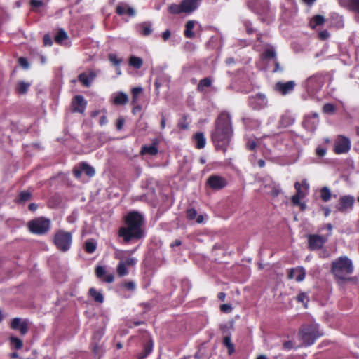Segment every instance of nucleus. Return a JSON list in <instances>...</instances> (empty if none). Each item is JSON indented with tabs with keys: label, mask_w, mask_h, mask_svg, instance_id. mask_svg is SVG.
I'll return each mask as SVG.
<instances>
[{
	"label": "nucleus",
	"mask_w": 359,
	"mask_h": 359,
	"mask_svg": "<svg viewBox=\"0 0 359 359\" xmlns=\"http://www.w3.org/2000/svg\"><path fill=\"white\" fill-rule=\"evenodd\" d=\"M233 134L231 116L229 113L222 112L215 121L211 138L217 149L225 152Z\"/></svg>",
	"instance_id": "obj_1"
},
{
	"label": "nucleus",
	"mask_w": 359,
	"mask_h": 359,
	"mask_svg": "<svg viewBox=\"0 0 359 359\" xmlns=\"http://www.w3.org/2000/svg\"><path fill=\"white\" fill-rule=\"evenodd\" d=\"M126 226L118 230V236L128 243L132 241H138L144 236L143 229L144 217L137 211H132L125 217Z\"/></svg>",
	"instance_id": "obj_2"
},
{
	"label": "nucleus",
	"mask_w": 359,
	"mask_h": 359,
	"mask_svg": "<svg viewBox=\"0 0 359 359\" xmlns=\"http://www.w3.org/2000/svg\"><path fill=\"white\" fill-rule=\"evenodd\" d=\"M331 271L338 279L345 280L353 271L352 261L346 256H341L332 262Z\"/></svg>",
	"instance_id": "obj_3"
},
{
	"label": "nucleus",
	"mask_w": 359,
	"mask_h": 359,
	"mask_svg": "<svg viewBox=\"0 0 359 359\" xmlns=\"http://www.w3.org/2000/svg\"><path fill=\"white\" fill-rule=\"evenodd\" d=\"M248 8L258 15L263 22H268L272 18L268 0H249Z\"/></svg>",
	"instance_id": "obj_4"
},
{
	"label": "nucleus",
	"mask_w": 359,
	"mask_h": 359,
	"mask_svg": "<svg viewBox=\"0 0 359 359\" xmlns=\"http://www.w3.org/2000/svg\"><path fill=\"white\" fill-rule=\"evenodd\" d=\"M321 335L322 333L320 332L317 324L304 326L299 332L300 339L302 341L303 345L306 346L312 345Z\"/></svg>",
	"instance_id": "obj_5"
},
{
	"label": "nucleus",
	"mask_w": 359,
	"mask_h": 359,
	"mask_svg": "<svg viewBox=\"0 0 359 359\" xmlns=\"http://www.w3.org/2000/svg\"><path fill=\"white\" fill-rule=\"evenodd\" d=\"M53 242L58 250L65 252L71 248L72 234L70 232L60 230L54 234Z\"/></svg>",
	"instance_id": "obj_6"
},
{
	"label": "nucleus",
	"mask_w": 359,
	"mask_h": 359,
	"mask_svg": "<svg viewBox=\"0 0 359 359\" xmlns=\"http://www.w3.org/2000/svg\"><path fill=\"white\" fill-rule=\"evenodd\" d=\"M50 226V220L43 217L30 220L27 224L29 231L37 235H43L48 233Z\"/></svg>",
	"instance_id": "obj_7"
},
{
	"label": "nucleus",
	"mask_w": 359,
	"mask_h": 359,
	"mask_svg": "<svg viewBox=\"0 0 359 359\" xmlns=\"http://www.w3.org/2000/svg\"><path fill=\"white\" fill-rule=\"evenodd\" d=\"M325 76L322 74H316L308 78L305 82V87L310 93L318 90L323 86Z\"/></svg>",
	"instance_id": "obj_8"
},
{
	"label": "nucleus",
	"mask_w": 359,
	"mask_h": 359,
	"mask_svg": "<svg viewBox=\"0 0 359 359\" xmlns=\"http://www.w3.org/2000/svg\"><path fill=\"white\" fill-rule=\"evenodd\" d=\"M354 202L355 198L353 196L351 195L343 196L339 198L335 208L339 212L346 213L353 209Z\"/></svg>",
	"instance_id": "obj_9"
},
{
	"label": "nucleus",
	"mask_w": 359,
	"mask_h": 359,
	"mask_svg": "<svg viewBox=\"0 0 359 359\" xmlns=\"http://www.w3.org/2000/svg\"><path fill=\"white\" fill-rule=\"evenodd\" d=\"M350 149L351 142L349 139L343 135H339L334 144V151L337 154H341L347 153Z\"/></svg>",
	"instance_id": "obj_10"
},
{
	"label": "nucleus",
	"mask_w": 359,
	"mask_h": 359,
	"mask_svg": "<svg viewBox=\"0 0 359 359\" xmlns=\"http://www.w3.org/2000/svg\"><path fill=\"white\" fill-rule=\"evenodd\" d=\"M10 326L13 330H19L21 335H25L28 332L29 321L27 319L15 318L12 320Z\"/></svg>",
	"instance_id": "obj_11"
},
{
	"label": "nucleus",
	"mask_w": 359,
	"mask_h": 359,
	"mask_svg": "<svg viewBox=\"0 0 359 359\" xmlns=\"http://www.w3.org/2000/svg\"><path fill=\"white\" fill-rule=\"evenodd\" d=\"M327 241V239L320 235H309V248L311 250H319L323 248V245Z\"/></svg>",
	"instance_id": "obj_12"
},
{
	"label": "nucleus",
	"mask_w": 359,
	"mask_h": 359,
	"mask_svg": "<svg viewBox=\"0 0 359 359\" xmlns=\"http://www.w3.org/2000/svg\"><path fill=\"white\" fill-rule=\"evenodd\" d=\"M250 104L255 109H260L267 104V100L264 94L257 93L250 97Z\"/></svg>",
	"instance_id": "obj_13"
},
{
	"label": "nucleus",
	"mask_w": 359,
	"mask_h": 359,
	"mask_svg": "<svg viewBox=\"0 0 359 359\" xmlns=\"http://www.w3.org/2000/svg\"><path fill=\"white\" fill-rule=\"evenodd\" d=\"M87 102L82 95H76L72 102V110L74 112L83 114L85 111Z\"/></svg>",
	"instance_id": "obj_14"
},
{
	"label": "nucleus",
	"mask_w": 359,
	"mask_h": 359,
	"mask_svg": "<svg viewBox=\"0 0 359 359\" xmlns=\"http://www.w3.org/2000/svg\"><path fill=\"white\" fill-rule=\"evenodd\" d=\"M295 86V82L294 81H290L287 82H278L275 86V90L279 92L281 95H285L291 93Z\"/></svg>",
	"instance_id": "obj_15"
},
{
	"label": "nucleus",
	"mask_w": 359,
	"mask_h": 359,
	"mask_svg": "<svg viewBox=\"0 0 359 359\" xmlns=\"http://www.w3.org/2000/svg\"><path fill=\"white\" fill-rule=\"evenodd\" d=\"M208 184L214 189H220L226 187V180L218 175H212L208 180Z\"/></svg>",
	"instance_id": "obj_16"
},
{
	"label": "nucleus",
	"mask_w": 359,
	"mask_h": 359,
	"mask_svg": "<svg viewBox=\"0 0 359 359\" xmlns=\"http://www.w3.org/2000/svg\"><path fill=\"white\" fill-rule=\"evenodd\" d=\"M305 276L306 271L303 267L292 268L288 272V278L295 279L297 282L304 280Z\"/></svg>",
	"instance_id": "obj_17"
},
{
	"label": "nucleus",
	"mask_w": 359,
	"mask_h": 359,
	"mask_svg": "<svg viewBox=\"0 0 359 359\" xmlns=\"http://www.w3.org/2000/svg\"><path fill=\"white\" fill-rule=\"evenodd\" d=\"M116 11V13L119 15L127 14L129 16L133 17L135 15V9L123 2H120L118 4Z\"/></svg>",
	"instance_id": "obj_18"
},
{
	"label": "nucleus",
	"mask_w": 359,
	"mask_h": 359,
	"mask_svg": "<svg viewBox=\"0 0 359 359\" xmlns=\"http://www.w3.org/2000/svg\"><path fill=\"white\" fill-rule=\"evenodd\" d=\"M339 3L342 7L359 13V0H339Z\"/></svg>",
	"instance_id": "obj_19"
},
{
	"label": "nucleus",
	"mask_w": 359,
	"mask_h": 359,
	"mask_svg": "<svg viewBox=\"0 0 359 359\" xmlns=\"http://www.w3.org/2000/svg\"><path fill=\"white\" fill-rule=\"evenodd\" d=\"M199 0H182L181 2L183 11L186 13L194 12L198 6Z\"/></svg>",
	"instance_id": "obj_20"
},
{
	"label": "nucleus",
	"mask_w": 359,
	"mask_h": 359,
	"mask_svg": "<svg viewBox=\"0 0 359 359\" xmlns=\"http://www.w3.org/2000/svg\"><path fill=\"white\" fill-rule=\"evenodd\" d=\"M128 102V95L123 92H118L114 95L113 103L116 105H124Z\"/></svg>",
	"instance_id": "obj_21"
},
{
	"label": "nucleus",
	"mask_w": 359,
	"mask_h": 359,
	"mask_svg": "<svg viewBox=\"0 0 359 359\" xmlns=\"http://www.w3.org/2000/svg\"><path fill=\"white\" fill-rule=\"evenodd\" d=\"M152 24L151 22H144L137 25L139 32L143 36H149L152 32Z\"/></svg>",
	"instance_id": "obj_22"
},
{
	"label": "nucleus",
	"mask_w": 359,
	"mask_h": 359,
	"mask_svg": "<svg viewBox=\"0 0 359 359\" xmlns=\"http://www.w3.org/2000/svg\"><path fill=\"white\" fill-rule=\"evenodd\" d=\"M157 144V140H155V142H154L152 144L142 146L141 149V154H148L151 156L156 155L158 153V148L156 147Z\"/></svg>",
	"instance_id": "obj_23"
},
{
	"label": "nucleus",
	"mask_w": 359,
	"mask_h": 359,
	"mask_svg": "<svg viewBox=\"0 0 359 359\" xmlns=\"http://www.w3.org/2000/svg\"><path fill=\"white\" fill-rule=\"evenodd\" d=\"M318 124V120L312 121V117L310 116H306L303 122L304 127L311 132H313L317 128Z\"/></svg>",
	"instance_id": "obj_24"
},
{
	"label": "nucleus",
	"mask_w": 359,
	"mask_h": 359,
	"mask_svg": "<svg viewBox=\"0 0 359 359\" xmlns=\"http://www.w3.org/2000/svg\"><path fill=\"white\" fill-rule=\"evenodd\" d=\"M194 138L196 144V147L197 149H201L205 147L206 144V139L203 133H196Z\"/></svg>",
	"instance_id": "obj_25"
},
{
	"label": "nucleus",
	"mask_w": 359,
	"mask_h": 359,
	"mask_svg": "<svg viewBox=\"0 0 359 359\" xmlns=\"http://www.w3.org/2000/svg\"><path fill=\"white\" fill-rule=\"evenodd\" d=\"M265 187L270 189L268 194L273 197L278 196L281 191L280 185L274 182H271L269 184H265Z\"/></svg>",
	"instance_id": "obj_26"
},
{
	"label": "nucleus",
	"mask_w": 359,
	"mask_h": 359,
	"mask_svg": "<svg viewBox=\"0 0 359 359\" xmlns=\"http://www.w3.org/2000/svg\"><path fill=\"white\" fill-rule=\"evenodd\" d=\"M196 23L194 20H189L185 25L184 36L188 39H192L194 37L195 34L193 32L195 24Z\"/></svg>",
	"instance_id": "obj_27"
},
{
	"label": "nucleus",
	"mask_w": 359,
	"mask_h": 359,
	"mask_svg": "<svg viewBox=\"0 0 359 359\" xmlns=\"http://www.w3.org/2000/svg\"><path fill=\"white\" fill-rule=\"evenodd\" d=\"M135 251V249L126 251L116 249L114 252V257L118 259L120 262H122L124 261L126 255H131L134 253Z\"/></svg>",
	"instance_id": "obj_28"
},
{
	"label": "nucleus",
	"mask_w": 359,
	"mask_h": 359,
	"mask_svg": "<svg viewBox=\"0 0 359 359\" xmlns=\"http://www.w3.org/2000/svg\"><path fill=\"white\" fill-rule=\"evenodd\" d=\"M153 349V342L150 340L147 344L144 346L143 351L138 355L137 359H144L148 355H149Z\"/></svg>",
	"instance_id": "obj_29"
},
{
	"label": "nucleus",
	"mask_w": 359,
	"mask_h": 359,
	"mask_svg": "<svg viewBox=\"0 0 359 359\" xmlns=\"http://www.w3.org/2000/svg\"><path fill=\"white\" fill-rule=\"evenodd\" d=\"M31 83L29 82L25 81H19L16 86L15 90L18 94H25L29 88L30 87Z\"/></svg>",
	"instance_id": "obj_30"
},
{
	"label": "nucleus",
	"mask_w": 359,
	"mask_h": 359,
	"mask_svg": "<svg viewBox=\"0 0 359 359\" xmlns=\"http://www.w3.org/2000/svg\"><path fill=\"white\" fill-rule=\"evenodd\" d=\"M89 294L96 302L102 303L104 302L102 294L93 287L90 288Z\"/></svg>",
	"instance_id": "obj_31"
},
{
	"label": "nucleus",
	"mask_w": 359,
	"mask_h": 359,
	"mask_svg": "<svg viewBox=\"0 0 359 359\" xmlns=\"http://www.w3.org/2000/svg\"><path fill=\"white\" fill-rule=\"evenodd\" d=\"M9 341L12 348L19 350L21 349L23 346L22 341L16 337H10Z\"/></svg>",
	"instance_id": "obj_32"
},
{
	"label": "nucleus",
	"mask_w": 359,
	"mask_h": 359,
	"mask_svg": "<svg viewBox=\"0 0 359 359\" xmlns=\"http://www.w3.org/2000/svg\"><path fill=\"white\" fill-rule=\"evenodd\" d=\"M97 248V243L94 240H87L85 242L84 249L88 253H93Z\"/></svg>",
	"instance_id": "obj_33"
},
{
	"label": "nucleus",
	"mask_w": 359,
	"mask_h": 359,
	"mask_svg": "<svg viewBox=\"0 0 359 359\" xmlns=\"http://www.w3.org/2000/svg\"><path fill=\"white\" fill-rule=\"evenodd\" d=\"M294 118H292L290 115L285 114V115L282 116L280 121V124L283 127L286 128L287 126L292 125L294 123Z\"/></svg>",
	"instance_id": "obj_34"
},
{
	"label": "nucleus",
	"mask_w": 359,
	"mask_h": 359,
	"mask_svg": "<svg viewBox=\"0 0 359 359\" xmlns=\"http://www.w3.org/2000/svg\"><path fill=\"white\" fill-rule=\"evenodd\" d=\"M320 198L324 202H327L332 197V194L330 189L327 187H323L320 190Z\"/></svg>",
	"instance_id": "obj_35"
},
{
	"label": "nucleus",
	"mask_w": 359,
	"mask_h": 359,
	"mask_svg": "<svg viewBox=\"0 0 359 359\" xmlns=\"http://www.w3.org/2000/svg\"><path fill=\"white\" fill-rule=\"evenodd\" d=\"M80 168L89 177H93L95 173V169L85 162L80 163Z\"/></svg>",
	"instance_id": "obj_36"
},
{
	"label": "nucleus",
	"mask_w": 359,
	"mask_h": 359,
	"mask_svg": "<svg viewBox=\"0 0 359 359\" xmlns=\"http://www.w3.org/2000/svg\"><path fill=\"white\" fill-rule=\"evenodd\" d=\"M31 198V192L28 191H22L19 194L17 201L20 203H25V202L29 201Z\"/></svg>",
	"instance_id": "obj_37"
},
{
	"label": "nucleus",
	"mask_w": 359,
	"mask_h": 359,
	"mask_svg": "<svg viewBox=\"0 0 359 359\" xmlns=\"http://www.w3.org/2000/svg\"><path fill=\"white\" fill-rule=\"evenodd\" d=\"M212 84V81L210 78H204L201 80H200L198 86L197 90L200 92H203L205 89V88L210 87Z\"/></svg>",
	"instance_id": "obj_38"
},
{
	"label": "nucleus",
	"mask_w": 359,
	"mask_h": 359,
	"mask_svg": "<svg viewBox=\"0 0 359 359\" xmlns=\"http://www.w3.org/2000/svg\"><path fill=\"white\" fill-rule=\"evenodd\" d=\"M142 64L143 60L140 57L131 56L129 59V65L135 69H140L142 66Z\"/></svg>",
	"instance_id": "obj_39"
},
{
	"label": "nucleus",
	"mask_w": 359,
	"mask_h": 359,
	"mask_svg": "<svg viewBox=\"0 0 359 359\" xmlns=\"http://www.w3.org/2000/svg\"><path fill=\"white\" fill-rule=\"evenodd\" d=\"M116 271L120 277L125 276L128 273L127 266L126 265V263H124V261L119 262L117 266Z\"/></svg>",
	"instance_id": "obj_40"
},
{
	"label": "nucleus",
	"mask_w": 359,
	"mask_h": 359,
	"mask_svg": "<svg viewBox=\"0 0 359 359\" xmlns=\"http://www.w3.org/2000/svg\"><path fill=\"white\" fill-rule=\"evenodd\" d=\"M325 21V18L323 15H316L313 18L311 22V26L312 28H315L316 26L323 25Z\"/></svg>",
	"instance_id": "obj_41"
},
{
	"label": "nucleus",
	"mask_w": 359,
	"mask_h": 359,
	"mask_svg": "<svg viewBox=\"0 0 359 359\" xmlns=\"http://www.w3.org/2000/svg\"><path fill=\"white\" fill-rule=\"evenodd\" d=\"M223 344L228 348L229 354H231L234 351V345L231 343V339L230 335L224 337Z\"/></svg>",
	"instance_id": "obj_42"
},
{
	"label": "nucleus",
	"mask_w": 359,
	"mask_h": 359,
	"mask_svg": "<svg viewBox=\"0 0 359 359\" xmlns=\"http://www.w3.org/2000/svg\"><path fill=\"white\" fill-rule=\"evenodd\" d=\"M168 11L170 13H173V14H180L182 13H184L183 11L181 4H171L168 8Z\"/></svg>",
	"instance_id": "obj_43"
},
{
	"label": "nucleus",
	"mask_w": 359,
	"mask_h": 359,
	"mask_svg": "<svg viewBox=\"0 0 359 359\" xmlns=\"http://www.w3.org/2000/svg\"><path fill=\"white\" fill-rule=\"evenodd\" d=\"M67 37V33L63 29H60L55 36V41L57 43H62Z\"/></svg>",
	"instance_id": "obj_44"
},
{
	"label": "nucleus",
	"mask_w": 359,
	"mask_h": 359,
	"mask_svg": "<svg viewBox=\"0 0 359 359\" xmlns=\"http://www.w3.org/2000/svg\"><path fill=\"white\" fill-rule=\"evenodd\" d=\"M79 81L86 87H88L90 86V81L88 78V76L85 74V73H82L81 74H79Z\"/></svg>",
	"instance_id": "obj_45"
},
{
	"label": "nucleus",
	"mask_w": 359,
	"mask_h": 359,
	"mask_svg": "<svg viewBox=\"0 0 359 359\" xmlns=\"http://www.w3.org/2000/svg\"><path fill=\"white\" fill-rule=\"evenodd\" d=\"M264 54V57L266 59L275 60L276 58V53L273 48L266 49Z\"/></svg>",
	"instance_id": "obj_46"
},
{
	"label": "nucleus",
	"mask_w": 359,
	"mask_h": 359,
	"mask_svg": "<svg viewBox=\"0 0 359 359\" xmlns=\"http://www.w3.org/2000/svg\"><path fill=\"white\" fill-rule=\"evenodd\" d=\"M335 109H336L335 106L330 103H327V104H324V106L323 107V111L325 114H334V112L335 111Z\"/></svg>",
	"instance_id": "obj_47"
},
{
	"label": "nucleus",
	"mask_w": 359,
	"mask_h": 359,
	"mask_svg": "<svg viewBox=\"0 0 359 359\" xmlns=\"http://www.w3.org/2000/svg\"><path fill=\"white\" fill-rule=\"evenodd\" d=\"M109 60L116 67H118L120 65V64L122 62V60L117 57L116 55L115 54H109L108 56Z\"/></svg>",
	"instance_id": "obj_48"
},
{
	"label": "nucleus",
	"mask_w": 359,
	"mask_h": 359,
	"mask_svg": "<svg viewBox=\"0 0 359 359\" xmlns=\"http://www.w3.org/2000/svg\"><path fill=\"white\" fill-rule=\"evenodd\" d=\"M297 300L299 302L303 303L304 304V306H306V304L309 301V298L306 293L302 292L297 296Z\"/></svg>",
	"instance_id": "obj_49"
},
{
	"label": "nucleus",
	"mask_w": 359,
	"mask_h": 359,
	"mask_svg": "<svg viewBox=\"0 0 359 359\" xmlns=\"http://www.w3.org/2000/svg\"><path fill=\"white\" fill-rule=\"evenodd\" d=\"M197 216V212L194 208H190L187 210V217L190 219L193 220L195 219Z\"/></svg>",
	"instance_id": "obj_50"
},
{
	"label": "nucleus",
	"mask_w": 359,
	"mask_h": 359,
	"mask_svg": "<svg viewBox=\"0 0 359 359\" xmlns=\"http://www.w3.org/2000/svg\"><path fill=\"white\" fill-rule=\"evenodd\" d=\"M124 263L127 266H134L137 263V259L135 257L125 258Z\"/></svg>",
	"instance_id": "obj_51"
},
{
	"label": "nucleus",
	"mask_w": 359,
	"mask_h": 359,
	"mask_svg": "<svg viewBox=\"0 0 359 359\" xmlns=\"http://www.w3.org/2000/svg\"><path fill=\"white\" fill-rule=\"evenodd\" d=\"M142 88L141 87H135L132 89V93H133V103L136 102L137 96L140 93H142Z\"/></svg>",
	"instance_id": "obj_52"
},
{
	"label": "nucleus",
	"mask_w": 359,
	"mask_h": 359,
	"mask_svg": "<svg viewBox=\"0 0 359 359\" xmlns=\"http://www.w3.org/2000/svg\"><path fill=\"white\" fill-rule=\"evenodd\" d=\"M95 273L100 278L105 274V269L103 266H99L95 269Z\"/></svg>",
	"instance_id": "obj_53"
},
{
	"label": "nucleus",
	"mask_w": 359,
	"mask_h": 359,
	"mask_svg": "<svg viewBox=\"0 0 359 359\" xmlns=\"http://www.w3.org/2000/svg\"><path fill=\"white\" fill-rule=\"evenodd\" d=\"M18 62L21 67H22L24 69H28L29 67V64L27 61V60L25 57H20L18 59Z\"/></svg>",
	"instance_id": "obj_54"
},
{
	"label": "nucleus",
	"mask_w": 359,
	"mask_h": 359,
	"mask_svg": "<svg viewBox=\"0 0 359 359\" xmlns=\"http://www.w3.org/2000/svg\"><path fill=\"white\" fill-rule=\"evenodd\" d=\"M257 147V143L254 140H248L246 144V147L248 149L252 151L254 150Z\"/></svg>",
	"instance_id": "obj_55"
},
{
	"label": "nucleus",
	"mask_w": 359,
	"mask_h": 359,
	"mask_svg": "<svg viewBox=\"0 0 359 359\" xmlns=\"http://www.w3.org/2000/svg\"><path fill=\"white\" fill-rule=\"evenodd\" d=\"M318 36L322 40H326L330 36V33L327 30H323L319 32Z\"/></svg>",
	"instance_id": "obj_56"
},
{
	"label": "nucleus",
	"mask_w": 359,
	"mask_h": 359,
	"mask_svg": "<svg viewBox=\"0 0 359 359\" xmlns=\"http://www.w3.org/2000/svg\"><path fill=\"white\" fill-rule=\"evenodd\" d=\"M220 309L224 313H229L232 310V307L229 304H222L220 306Z\"/></svg>",
	"instance_id": "obj_57"
},
{
	"label": "nucleus",
	"mask_w": 359,
	"mask_h": 359,
	"mask_svg": "<svg viewBox=\"0 0 359 359\" xmlns=\"http://www.w3.org/2000/svg\"><path fill=\"white\" fill-rule=\"evenodd\" d=\"M273 62H274L275 67L273 70V72H282L283 68L280 67V63L278 61L277 58H275V60H273Z\"/></svg>",
	"instance_id": "obj_58"
},
{
	"label": "nucleus",
	"mask_w": 359,
	"mask_h": 359,
	"mask_svg": "<svg viewBox=\"0 0 359 359\" xmlns=\"http://www.w3.org/2000/svg\"><path fill=\"white\" fill-rule=\"evenodd\" d=\"M316 153L318 156L323 157L326 154V149L323 147H318L316 150Z\"/></svg>",
	"instance_id": "obj_59"
},
{
	"label": "nucleus",
	"mask_w": 359,
	"mask_h": 359,
	"mask_svg": "<svg viewBox=\"0 0 359 359\" xmlns=\"http://www.w3.org/2000/svg\"><path fill=\"white\" fill-rule=\"evenodd\" d=\"M43 43L45 46H51L52 45V39L51 37L48 34H46L43 36Z\"/></svg>",
	"instance_id": "obj_60"
},
{
	"label": "nucleus",
	"mask_w": 359,
	"mask_h": 359,
	"mask_svg": "<svg viewBox=\"0 0 359 359\" xmlns=\"http://www.w3.org/2000/svg\"><path fill=\"white\" fill-rule=\"evenodd\" d=\"M31 5L33 7L38 8L43 5V3L41 0H31Z\"/></svg>",
	"instance_id": "obj_61"
},
{
	"label": "nucleus",
	"mask_w": 359,
	"mask_h": 359,
	"mask_svg": "<svg viewBox=\"0 0 359 359\" xmlns=\"http://www.w3.org/2000/svg\"><path fill=\"white\" fill-rule=\"evenodd\" d=\"M123 124H124V119L123 118H119L116 122V128L118 130H121L123 126Z\"/></svg>",
	"instance_id": "obj_62"
},
{
	"label": "nucleus",
	"mask_w": 359,
	"mask_h": 359,
	"mask_svg": "<svg viewBox=\"0 0 359 359\" xmlns=\"http://www.w3.org/2000/svg\"><path fill=\"white\" fill-rule=\"evenodd\" d=\"M300 198H299V196H296V195L292 196L291 201H292V203H293V205H298L299 204H300Z\"/></svg>",
	"instance_id": "obj_63"
},
{
	"label": "nucleus",
	"mask_w": 359,
	"mask_h": 359,
	"mask_svg": "<svg viewBox=\"0 0 359 359\" xmlns=\"http://www.w3.org/2000/svg\"><path fill=\"white\" fill-rule=\"evenodd\" d=\"M283 348L286 350H290L293 348V344L291 341H285L283 344Z\"/></svg>",
	"instance_id": "obj_64"
}]
</instances>
